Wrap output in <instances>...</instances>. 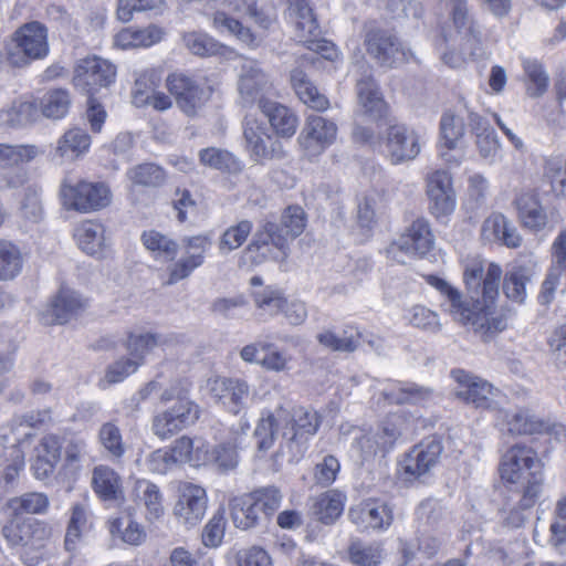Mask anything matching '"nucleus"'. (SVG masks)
I'll return each mask as SVG.
<instances>
[{"label": "nucleus", "instance_id": "4be33fe9", "mask_svg": "<svg viewBox=\"0 0 566 566\" xmlns=\"http://www.w3.org/2000/svg\"><path fill=\"white\" fill-rule=\"evenodd\" d=\"M289 419V409L283 406L262 412L253 432L258 451L266 452L273 448L277 431L283 432V421Z\"/></svg>", "mask_w": 566, "mask_h": 566}, {"label": "nucleus", "instance_id": "f3484780", "mask_svg": "<svg viewBox=\"0 0 566 566\" xmlns=\"http://www.w3.org/2000/svg\"><path fill=\"white\" fill-rule=\"evenodd\" d=\"M38 149L33 145L2 144V179L8 187H18L27 181L25 165L34 159Z\"/></svg>", "mask_w": 566, "mask_h": 566}, {"label": "nucleus", "instance_id": "4d7b16f0", "mask_svg": "<svg viewBox=\"0 0 566 566\" xmlns=\"http://www.w3.org/2000/svg\"><path fill=\"white\" fill-rule=\"evenodd\" d=\"M25 255L17 244L2 241V281L17 277L24 264Z\"/></svg>", "mask_w": 566, "mask_h": 566}, {"label": "nucleus", "instance_id": "a19ab883", "mask_svg": "<svg viewBox=\"0 0 566 566\" xmlns=\"http://www.w3.org/2000/svg\"><path fill=\"white\" fill-rule=\"evenodd\" d=\"M104 227L93 221H84L76 229L74 237L82 251L90 255H99L104 249Z\"/></svg>", "mask_w": 566, "mask_h": 566}, {"label": "nucleus", "instance_id": "c03bdc74", "mask_svg": "<svg viewBox=\"0 0 566 566\" xmlns=\"http://www.w3.org/2000/svg\"><path fill=\"white\" fill-rule=\"evenodd\" d=\"M200 164L211 169L229 174L241 171V163L228 150L217 147L203 148L199 151Z\"/></svg>", "mask_w": 566, "mask_h": 566}, {"label": "nucleus", "instance_id": "423d86ee", "mask_svg": "<svg viewBox=\"0 0 566 566\" xmlns=\"http://www.w3.org/2000/svg\"><path fill=\"white\" fill-rule=\"evenodd\" d=\"M290 419L283 421V440L281 446L282 452L287 450L290 462L298 461L307 450L308 438L314 436L319 426L321 417L312 409L298 407L291 412L289 410Z\"/></svg>", "mask_w": 566, "mask_h": 566}, {"label": "nucleus", "instance_id": "393cba45", "mask_svg": "<svg viewBox=\"0 0 566 566\" xmlns=\"http://www.w3.org/2000/svg\"><path fill=\"white\" fill-rule=\"evenodd\" d=\"M38 532L45 533V527L21 515L8 516V522L2 526V536L12 548L33 544V537Z\"/></svg>", "mask_w": 566, "mask_h": 566}, {"label": "nucleus", "instance_id": "5701e85b", "mask_svg": "<svg viewBox=\"0 0 566 566\" xmlns=\"http://www.w3.org/2000/svg\"><path fill=\"white\" fill-rule=\"evenodd\" d=\"M349 520L361 528L382 530L392 523V511L379 501L366 502L348 512Z\"/></svg>", "mask_w": 566, "mask_h": 566}, {"label": "nucleus", "instance_id": "9d476101", "mask_svg": "<svg viewBox=\"0 0 566 566\" xmlns=\"http://www.w3.org/2000/svg\"><path fill=\"white\" fill-rule=\"evenodd\" d=\"M116 76V67L109 61L93 55L82 59L74 69L73 84L92 96L98 88L111 85Z\"/></svg>", "mask_w": 566, "mask_h": 566}, {"label": "nucleus", "instance_id": "c85d7f7f", "mask_svg": "<svg viewBox=\"0 0 566 566\" xmlns=\"http://www.w3.org/2000/svg\"><path fill=\"white\" fill-rule=\"evenodd\" d=\"M243 136L247 148L255 161L269 159L273 154V143L271 136L266 133V127L254 119H249L244 124Z\"/></svg>", "mask_w": 566, "mask_h": 566}, {"label": "nucleus", "instance_id": "680f3d73", "mask_svg": "<svg viewBox=\"0 0 566 566\" xmlns=\"http://www.w3.org/2000/svg\"><path fill=\"white\" fill-rule=\"evenodd\" d=\"M226 510L219 507L202 531V543L206 547L216 548L222 543L226 532Z\"/></svg>", "mask_w": 566, "mask_h": 566}, {"label": "nucleus", "instance_id": "4468645a", "mask_svg": "<svg viewBox=\"0 0 566 566\" xmlns=\"http://www.w3.org/2000/svg\"><path fill=\"white\" fill-rule=\"evenodd\" d=\"M207 506L208 497L206 490L192 483H184L179 486V495L174 506V515L187 527H192L202 521Z\"/></svg>", "mask_w": 566, "mask_h": 566}, {"label": "nucleus", "instance_id": "79ce46f5", "mask_svg": "<svg viewBox=\"0 0 566 566\" xmlns=\"http://www.w3.org/2000/svg\"><path fill=\"white\" fill-rule=\"evenodd\" d=\"M91 145L90 135L82 128H71L57 140L55 155L61 158L74 159L87 151Z\"/></svg>", "mask_w": 566, "mask_h": 566}, {"label": "nucleus", "instance_id": "a211bd4d", "mask_svg": "<svg viewBox=\"0 0 566 566\" xmlns=\"http://www.w3.org/2000/svg\"><path fill=\"white\" fill-rule=\"evenodd\" d=\"M451 377L458 384L454 395L476 408H489L492 397L494 396V387L479 377L471 375L463 369L451 370Z\"/></svg>", "mask_w": 566, "mask_h": 566}, {"label": "nucleus", "instance_id": "de8ad7c7", "mask_svg": "<svg viewBox=\"0 0 566 566\" xmlns=\"http://www.w3.org/2000/svg\"><path fill=\"white\" fill-rule=\"evenodd\" d=\"M6 123L10 127H23L39 117V107L33 97H19L6 112Z\"/></svg>", "mask_w": 566, "mask_h": 566}, {"label": "nucleus", "instance_id": "f704fd0d", "mask_svg": "<svg viewBox=\"0 0 566 566\" xmlns=\"http://www.w3.org/2000/svg\"><path fill=\"white\" fill-rule=\"evenodd\" d=\"M345 495L329 490L317 496L312 505L313 516L325 525H333L343 514Z\"/></svg>", "mask_w": 566, "mask_h": 566}, {"label": "nucleus", "instance_id": "a18cd8bd", "mask_svg": "<svg viewBox=\"0 0 566 566\" xmlns=\"http://www.w3.org/2000/svg\"><path fill=\"white\" fill-rule=\"evenodd\" d=\"M432 396V389L417 384H405L384 391L385 399L396 405H418L430 400Z\"/></svg>", "mask_w": 566, "mask_h": 566}, {"label": "nucleus", "instance_id": "412c9836", "mask_svg": "<svg viewBox=\"0 0 566 566\" xmlns=\"http://www.w3.org/2000/svg\"><path fill=\"white\" fill-rule=\"evenodd\" d=\"M84 307L85 304L78 293L61 289L41 318L45 325L65 324L76 317Z\"/></svg>", "mask_w": 566, "mask_h": 566}, {"label": "nucleus", "instance_id": "3c124183", "mask_svg": "<svg viewBox=\"0 0 566 566\" xmlns=\"http://www.w3.org/2000/svg\"><path fill=\"white\" fill-rule=\"evenodd\" d=\"M164 343V338L159 334L145 333L134 334L129 333L125 347L134 360H139L140 366L144 364L145 356L156 346Z\"/></svg>", "mask_w": 566, "mask_h": 566}, {"label": "nucleus", "instance_id": "9b49d317", "mask_svg": "<svg viewBox=\"0 0 566 566\" xmlns=\"http://www.w3.org/2000/svg\"><path fill=\"white\" fill-rule=\"evenodd\" d=\"M199 415L200 409L197 403L186 398H178L172 407L154 417L153 431L160 439H168L195 424Z\"/></svg>", "mask_w": 566, "mask_h": 566}, {"label": "nucleus", "instance_id": "69168bd1", "mask_svg": "<svg viewBox=\"0 0 566 566\" xmlns=\"http://www.w3.org/2000/svg\"><path fill=\"white\" fill-rule=\"evenodd\" d=\"M510 495L507 496V514L504 517V524L513 527L518 528L524 525L526 520L530 516L531 510L533 506L524 507L522 505V502L520 501V494H522V491L517 490H509Z\"/></svg>", "mask_w": 566, "mask_h": 566}, {"label": "nucleus", "instance_id": "338daca9", "mask_svg": "<svg viewBox=\"0 0 566 566\" xmlns=\"http://www.w3.org/2000/svg\"><path fill=\"white\" fill-rule=\"evenodd\" d=\"M440 132L443 145L453 149L464 134L463 120L451 113H444L440 120Z\"/></svg>", "mask_w": 566, "mask_h": 566}, {"label": "nucleus", "instance_id": "13d9d810", "mask_svg": "<svg viewBox=\"0 0 566 566\" xmlns=\"http://www.w3.org/2000/svg\"><path fill=\"white\" fill-rule=\"evenodd\" d=\"M252 230L253 223L247 219L229 227L220 237L219 249L221 251H233L239 249L247 241Z\"/></svg>", "mask_w": 566, "mask_h": 566}, {"label": "nucleus", "instance_id": "0e129e2a", "mask_svg": "<svg viewBox=\"0 0 566 566\" xmlns=\"http://www.w3.org/2000/svg\"><path fill=\"white\" fill-rule=\"evenodd\" d=\"M253 300L256 307L270 316L282 312L285 304L283 293L273 286H266L262 291L254 292Z\"/></svg>", "mask_w": 566, "mask_h": 566}, {"label": "nucleus", "instance_id": "2eb2a0df", "mask_svg": "<svg viewBox=\"0 0 566 566\" xmlns=\"http://www.w3.org/2000/svg\"><path fill=\"white\" fill-rule=\"evenodd\" d=\"M497 421L501 429L512 436L544 433L551 429L548 420L538 417L530 408L525 407L499 410Z\"/></svg>", "mask_w": 566, "mask_h": 566}, {"label": "nucleus", "instance_id": "f03ea898", "mask_svg": "<svg viewBox=\"0 0 566 566\" xmlns=\"http://www.w3.org/2000/svg\"><path fill=\"white\" fill-rule=\"evenodd\" d=\"M500 475L509 490L522 491L520 501L524 507L536 504L544 479L541 460L531 448L523 444L511 447L502 457Z\"/></svg>", "mask_w": 566, "mask_h": 566}, {"label": "nucleus", "instance_id": "4c0bfd02", "mask_svg": "<svg viewBox=\"0 0 566 566\" xmlns=\"http://www.w3.org/2000/svg\"><path fill=\"white\" fill-rule=\"evenodd\" d=\"M230 506L231 520L238 528L250 530L268 521L249 494L234 499Z\"/></svg>", "mask_w": 566, "mask_h": 566}, {"label": "nucleus", "instance_id": "cd10ccee", "mask_svg": "<svg viewBox=\"0 0 566 566\" xmlns=\"http://www.w3.org/2000/svg\"><path fill=\"white\" fill-rule=\"evenodd\" d=\"M534 266L530 264H514L505 273L503 292L507 298L523 303L527 295V285L534 277Z\"/></svg>", "mask_w": 566, "mask_h": 566}, {"label": "nucleus", "instance_id": "dca6fc26", "mask_svg": "<svg viewBox=\"0 0 566 566\" xmlns=\"http://www.w3.org/2000/svg\"><path fill=\"white\" fill-rule=\"evenodd\" d=\"M336 133L337 126L334 122L310 115L298 136V143L308 156H317L333 144Z\"/></svg>", "mask_w": 566, "mask_h": 566}, {"label": "nucleus", "instance_id": "774afa93", "mask_svg": "<svg viewBox=\"0 0 566 566\" xmlns=\"http://www.w3.org/2000/svg\"><path fill=\"white\" fill-rule=\"evenodd\" d=\"M348 554L350 562L357 566H377L381 559L378 547L363 545L360 542L352 543Z\"/></svg>", "mask_w": 566, "mask_h": 566}, {"label": "nucleus", "instance_id": "58836bf2", "mask_svg": "<svg viewBox=\"0 0 566 566\" xmlns=\"http://www.w3.org/2000/svg\"><path fill=\"white\" fill-rule=\"evenodd\" d=\"M525 91L531 98L542 97L548 90L549 76L542 62L536 59H523Z\"/></svg>", "mask_w": 566, "mask_h": 566}, {"label": "nucleus", "instance_id": "603ef678", "mask_svg": "<svg viewBox=\"0 0 566 566\" xmlns=\"http://www.w3.org/2000/svg\"><path fill=\"white\" fill-rule=\"evenodd\" d=\"M127 175L134 184L144 187L156 188L163 186L166 181L165 170L154 163L137 165L130 168Z\"/></svg>", "mask_w": 566, "mask_h": 566}, {"label": "nucleus", "instance_id": "0eeeda50", "mask_svg": "<svg viewBox=\"0 0 566 566\" xmlns=\"http://www.w3.org/2000/svg\"><path fill=\"white\" fill-rule=\"evenodd\" d=\"M447 6L451 8L452 22L455 34L449 36L441 34V42L448 44L450 42H463L465 50L474 56H484L485 50L481 40V30L473 17L469 13L467 0H444Z\"/></svg>", "mask_w": 566, "mask_h": 566}, {"label": "nucleus", "instance_id": "09e8293b", "mask_svg": "<svg viewBox=\"0 0 566 566\" xmlns=\"http://www.w3.org/2000/svg\"><path fill=\"white\" fill-rule=\"evenodd\" d=\"M186 48L202 57L222 54L226 46L205 32L191 31L182 36Z\"/></svg>", "mask_w": 566, "mask_h": 566}, {"label": "nucleus", "instance_id": "7ed1b4c3", "mask_svg": "<svg viewBox=\"0 0 566 566\" xmlns=\"http://www.w3.org/2000/svg\"><path fill=\"white\" fill-rule=\"evenodd\" d=\"M304 229V210L298 206L287 207L281 217L280 223L264 220L259 224L247 247V251H259L271 244L279 250L280 259L285 260L289 255V242L298 237Z\"/></svg>", "mask_w": 566, "mask_h": 566}, {"label": "nucleus", "instance_id": "052dcab7", "mask_svg": "<svg viewBox=\"0 0 566 566\" xmlns=\"http://www.w3.org/2000/svg\"><path fill=\"white\" fill-rule=\"evenodd\" d=\"M545 176L551 180L552 189L566 198V158L552 156L545 163Z\"/></svg>", "mask_w": 566, "mask_h": 566}, {"label": "nucleus", "instance_id": "473e14b6", "mask_svg": "<svg viewBox=\"0 0 566 566\" xmlns=\"http://www.w3.org/2000/svg\"><path fill=\"white\" fill-rule=\"evenodd\" d=\"M290 80L296 95L305 105L318 112L326 111L329 107L327 97L318 92L303 70H292Z\"/></svg>", "mask_w": 566, "mask_h": 566}, {"label": "nucleus", "instance_id": "39448f33", "mask_svg": "<svg viewBox=\"0 0 566 566\" xmlns=\"http://www.w3.org/2000/svg\"><path fill=\"white\" fill-rule=\"evenodd\" d=\"M49 50L46 27L38 21L29 22L14 32L7 46V61L12 66L23 67L32 60L44 59Z\"/></svg>", "mask_w": 566, "mask_h": 566}, {"label": "nucleus", "instance_id": "e433bc0d", "mask_svg": "<svg viewBox=\"0 0 566 566\" xmlns=\"http://www.w3.org/2000/svg\"><path fill=\"white\" fill-rule=\"evenodd\" d=\"M92 486L94 492L105 501L118 500L123 495L120 476L107 465L94 468Z\"/></svg>", "mask_w": 566, "mask_h": 566}, {"label": "nucleus", "instance_id": "ea45409f", "mask_svg": "<svg viewBox=\"0 0 566 566\" xmlns=\"http://www.w3.org/2000/svg\"><path fill=\"white\" fill-rule=\"evenodd\" d=\"M49 499L41 492H28L12 497L7 502V516H24L25 514H44L49 509Z\"/></svg>", "mask_w": 566, "mask_h": 566}, {"label": "nucleus", "instance_id": "2f4dec72", "mask_svg": "<svg viewBox=\"0 0 566 566\" xmlns=\"http://www.w3.org/2000/svg\"><path fill=\"white\" fill-rule=\"evenodd\" d=\"M469 125L475 134V144L481 157L494 161L500 148L494 128L476 113L469 114Z\"/></svg>", "mask_w": 566, "mask_h": 566}, {"label": "nucleus", "instance_id": "f257e3e1", "mask_svg": "<svg viewBox=\"0 0 566 566\" xmlns=\"http://www.w3.org/2000/svg\"><path fill=\"white\" fill-rule=\"evenodd\" d=\"M501 277L502 269L495 263L489 264L486 271L479 262L467 265L463 279L470 301L463 300L460 291L441 277L429 275L427 282L444 297L441 306L455 322L488 336L492 333L488 311L499 295Z\"/></svg>", "mask_w": 566, "mask_h": 566}, {"label": "nucleus", "instance_id": "49530a36", "mask_svg": "<svg viewBox=\"0 0 566 566\" xmlns=\"http://www.w3.org/2000/svg\"><path fill=\"white\" fill-rule=\"evenodd\" d=\"M210 19L212 27L219 33L233 35L245 44H252L254 42L255 38L251 30L229 13L218 10L211 14Z\"/></svg>", "mask_w": 566, "mask_h": 566}, {"label": "nucleus", "instance_id": "72a5a7b5", "mask_svg": "<svg viewBox=\"0 0 566 566\" xmlns=\"http://www.w3.org/2000/svg\"><path fill=\"white\" fill-rule=\"evenodd\" d=\"M133 496L137 504L146 509V518L148 521H156L164 515L163 495L155 483L148 480L136 481Z\"/></svg>", "mask_w": 566, "mask_h": 566}, {"label": "nucleus", "instance_id": "5fc2aeb1", "mask_svg": "<svg viewBox=\"0 0 566 566\" xmlns=\"http://www.w3.org/2000/svg\"><path fill=\"white\" fill-rule=\"evenodd\" d=\"M249 496L266 520L279 510L283 499L281 491L274 485L259 488L249 493Z\"/></svg>", "mask_w": 566, "mask_h": 566}, {"label": "nucleus", "instance_id": "37998d69", "mask_svg": "<svg viewBox=\"0 0 566 566\" xmlns=\"http://www.w3.org/2000/svg\"><path fill=\"white\" fill-rule=\"evenodd\" d=\"M142 241L145 248L150 251L157 260L165 262L174 261L178 254V243L156 230L145 231L142 234Z\"/></svg>", "mask_w": 566, "mask_h": 566}, {"label": "nucleus", "instance_id": "b1692460", "mask_svg": "<svg viewBox=\"0 0 566 566\" xmlns=\"http://www.w3.org/2000/svg\"><path fill=\"white\" fill-rule=\"evenodd\" d=\"M356 91L359 106L365 116L374 122H378L387 116L388 106L371 76L358 80Z\"/></svg>", "mask_w": 566, "mask_h": 566}, {"label": "nucleus", "instance_id": "bb28decb", "mask_svg": "<svg viewBox=\"0 0 566 566\" xmlns=\"http://www.w3.org/2000/svg\"><path fill=\"white\" fill-rule=\"evenodd\" d=\"M482 234L490 241H497L507 248H518L522 238L517 229L502 213H492L482 224Z\"/></svg>", "mask_w": 566, "mask_h": 566}, {"label": "nucleus", "instance_id": "aec40b11", "mask_svg": "<svg viewBox=\"0 0 566 566\" xmlns=\"http://www.w3.org/2000/svg\"><path fill=\"white\" fill-rule=\"evenodd\" d=\"M443 447L440 440L430 438L415 446L403 461V471L410 478H420L437 465Z\"/></svg>", "mask_w": 566, "mask_h": 566}, {"label": "nucleus", "instance_id": "bf43d9fd", "mask_svg": "<svg viewBox=\"0 0 566 566\" xmlns=\"http://www.w3.org/2000/svg\"><path fill=\"white\" fill-rule=\"evenodd\" d=\"M49 419V410L31 411L25 415L17 416L11 422V430L18 433L15 440L20 442L22 439L33 437L32 430Z\"/></svg>", "mask_w": 566, "mask_h": 566}, {"label": "nucleus", "instance_id": "6e6552de", "mask_svg": "<svg viewBox=\"0 0 566 566\" xmlns=\"http://www.w3.org/2000/svg\"><path fill=\"white\" fill-rule=\"evenodd\" d=\"M61 195L69 209L80 212L99 210L111 202V191L103 182L80 180L75 185H63Z\"/></svg>", "mask_w": 566, "mask_h": 566}, {"label": "nucleus", "instance_id": "6ab92c4d", "mask_svg": "<svg viewBox=\"0 0 566 566\" xmlns=\"http://www.w3.org/2000/svg\"><path fill=\"white\" fill-rule=\"evenodd\" d=\"M386 147L389 159L395 165L412 160L420 153L418 135L401 124L388 127Z\"/></svg>", "mask_w": 566, "mask_h": 566}, {"label": "nucleus", "instance_id": "a878e982", "mask_svg": "<svg viewBox=\"0 0 566 566\" xmlns=\"http://www.w3.org/2000/svg\"><path fill=\"white\" fill-rule=\"evenodd\" d=\"M287 15L295 27L298 41L319 35V25L313 8L307 0H290Z\"/></svg>", "mask_w": 566, "mask_h": 566}, {"label": "nucleus", "instance_id": "c9c22d12", "mask_svg": "<svg viewBox=\"0 0 566 566\" xmlns=\"http://www.w3.org/2000/svg\"><path fill=\"white\" fill-rule=\"evenodd\" d=\"M317 342L333 352L353 353L363 339L361 333L354 326H346L340 334L332 329H324L316 336Z\"/></svg>", "mask_w": 566, "mask_h": 566}, {"label": "nucleus", "instance_id": "7c9ffc66", "mask_svg": "<svg viewBox=\"0 0 566 566\" xmlns=\"http://www.w3.org/2000/svg\"><path fill=\"white\" fill-rule=\"evenodd\" d=\"M518 218L525 228L542 230L547 223V214L534 192H523L515 199Z\"/></svg>", "mask_w": 566, "mask_h": 566}, {"label": "nucleus", "instance_id": "8fccbe9b", "mask_svg": "<svg viewBox=\"0 0 566 566\" xmlns=\"http://www.w3.org/2000/svg\"><path fill=\"white\" fill-rule=\"evenodd\" d=\"M70 107V93L63 88L51 90L41 99V113L48 118H63Z\"/></svg>", "mask_w": 566, "mask_h": 566}, {"label": "nucleus", "instance_id": "20e7f679", "mask_svg": "<svg viewBox=\"0 0 566 566\" xmlns=\"http://www.w3.org/2000/svg\"><path fill=\"white\" fill-rule=\"evenodd\" d=\"M363 44L370 59L381 67L394 69L412 57L411 50L399 39L397 32L376 21L364 24Z\"/></svg>", "mask_w": 566, "mask_h": 566}, {"label": "nucleus", "instance_id": "ddd939ff", "mask_svg": "<svg viewBox=\"0 0 566 566\" xmlns=\"http://www.w3.org/2000/svg\"><path fill=\"white\" fill-rule=\"evenodd\" d=\"M433 243L434 237L428 220L418 218L390 245L388 253L398 262L405 263V260L397 258V252H403L409 256H423L433 248Z\"/></svg>", "mask_w": 566, "mask_h": 566}, {"label": "nucleus", "instance_id": "c756f323", "mask_svg": "<svg viewBox=\"0 0 566 566\" xmlns=\"http://www.w3.org/2000/svg\"><path fill=\"white\" fill-rule=\"evenodd\" d=\"M274 132L285 138L292 137L297 128V116L286 106L269 99L260 106Z\"/></svg>", "mask_w": 566, "mask_h": 566}, {"label": "nucleus", "instance_id": "864d4df0", "mask_svg": "<svg viewBox=\"0 0 566 566\" xmlns=\"http://www.w3.org/2000/svg\"><path fill=\"white\" fill-rule=\"evenodd\" d=\"M218 389L226 391V396H229L232 403L230 411L234 415L239 413L249 397L248 384L241 379L221 378L214 381L212 388L214 391Z\"/></svg>", "mask_w": 566, "mask_h": 566}, {"label": "nucleus", "instance_id": "6e6d98bb", "mask_svg": "<svg viewBox=\"0 0 566 566\" xmlns=\"http://www.w3.org/2000/svg\"><path fill=\"white\" fill-rule=\"evenodd\" d=\"M98 441L114 459H120L126 451L120 429L114 421H108L101 426Z\"/></svg>", "mask_w": 566, "mask_h": 566}, {"label": "nucleus", "instance_id": "1a4fd4ad", "mask_svg": "<svg viewBox=\"0 0 566 566\" xmlns=\"http://www.w3.org/2000/svg\"><path fill=\"white\" fill-rule=\"evenodd\" d=\"M238 91L244 106L268 102L273 94V84L269 75L255 60H245L240 69Z\"/></svg>", "mask_w": 566, "mask_h": 566}, {"label": "nucleus", "instance_id": "e2e57ef3", "mask_svg": "<svg viewBox=\"0 0 566 566\" xmlns=\"http://www.w3.org/2000/svg\"><path fill=\"white\" fill-rule=\"evenodd\" d=\"M446 515L442 504L434 499H427L422 501L416 509V517L419 523V528L427 530L434 527L443 520Z\"/></svg>", "mask_w": 566, "mask_h": 566}, {"label": "nucleus", "instance_id": "f8f14e48", "mask_svg": "<svg viewBox=\"0 0 566 566\" xmlns=\"http://www.w3.org/2000/svg\"><path fill=\"white\" fill-rule=\"evenodd\" d=\"M166 85L178 107L188 116H195L211 96L209 87L200 85L195 78L184 73L170 74Z\"/></svg>", "mask_w": 566, "mask_h": 566}]
</instances>
